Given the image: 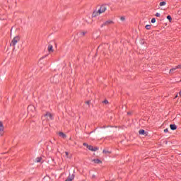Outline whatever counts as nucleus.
I'll return each mask as SVG.
<instances>
[{"label":"nucleus","instance_id":"1","mask_svg":"<svg viewBox=\"0 0 181 181\" xmlns=\"http://www.w3.org/2000/svg\"><path fill=\"white\" fill-rule=\"evenodd\" d=\"M107 11V6L105 5H103L100 6V9L98 11H94L93 13V16H98V15H101V13H104Z\"/></svg>","mask_w":181,"mask_h":181},{"label":"nucleus","instance_id":"2","mask_svg":"<svg viewBox=\"0 0 181 181\" xmlns=\"http://www.w3.org/2000/svg\"><path fill=\"white\" fill-rule=\"evenodd\" d=\"M42 118V122H45V121H52V119H53V115L49 112H47Z\"/></svg>","mask_w":181,"mask_h":181},{"label":"nucleus","instance_id":"3","mask_svg":"<svg viewBox=\"0 0 181 181\" xmlns=\"http://www.w3.org/2000/svg\"><path fill=\"white\" fill-rule=\"evenodd\" d=\"M19 40H21V37L19 36L14 37L10 44V46H13V47H15V46H16V44L18 43V42H19Z\"/></svg>","mask_w":181,"mask_h":181},{"label":"nucleus","instance_id":"4","mask_svg":"<svg viewBox=\"0 0 181 181\" xmlns=\"http://www.w3.org/2000/svg\"><path fill=\"white\" fill-rule=\"evenodd\" d=\"M114 24V21H111V20H108L107 21H105L102 25L101 28H103V26H108V25H112Z\"/></svg>","mask_w":181,"mask_h":181},{"label":"nucleus","instance_id":"5","mask_svg":"<svg viewBox=\"0 0 181 181\" xmlns=\"http://www.w3.org/2000/svg\"><path fill=\"white\" fill-rule=\"evenodd\" d=\"M87 148L88 149H89V151H92V152H95V151H98V148L93 147L92 146L90 145H87Z\"/></svg>","mask_w":181,"mask_h":181},{"label":"nucleus","instance_id":"6","mask_svg":"<svg viewBox=\"0 0 181 181\" xmlns=\"http://www.w3.org/2000/svg\"><path fill=\"white\" fill-rule=\"evenodd\" d=\"M4 134V124H2V122H0V135L2 136Z\"/></svg>","mask_w":181,"mask_h":181},{"label":"nucleus","instance_id":"7","mask_svg":"<svg viewBox=\"0 0 181 181\" xmlns=\"http://www.w3.org/2000/svg\"><path fill=\"white\" fill-rule=\"evenodd\" d=\"M139 135H144L145 136H146V135H148V133L146 132L145 130H144V129L139 130Z\"/></svg>","mask_w":181,"mask_h":181},{"label":"nucleus","instance_id":"8","mask_svg":"<svg viewBox=\"0 0 181 181\" xmlns=\"http://www.w3.org/2000/svg\"><path fill=\"white\" fill-rule=\"evenodd\" d=\"M177 69H180V65L176 66L173 69H170L169 73L172 74V73H173V71H175V70H177Z\"/></svg>","mask_w":181,"mask_h":181},{"label":"nucleus","instance_id":"9","mask_svg":"<svg viewBox=\"0 0 181 181\" xmlns=\"http://www.w3.org/2000/svg\"><path fill=\"white\" fill-rule=\"evenodd\" d=\"M47 49H48L49 53H53V52H54V50H53V45H49Z\"/></svg>","mask_w":181,"mask_h":181},{"label":"nucleus","instance_id":"10","mask_svg":"<svg viewBox=\"0 0 181 181\" xmlns=\"http://www.w3.org/2000/svg\"><path fill=\"white\" fill-rule=\"evenodd\" d=\"M28 111H32L33 112L35 111L36 108L33 105H30L28 107Z\"/></svg>","mask_w":181,"mask_h":181},{"label":"nucleus","instance_id":"11","mask_svg":"<svg viewBox=\"0 0 181 181\" xmlns=\"http://www.w3.org/2000/svg\"><path fill=\"white\" fill-rule=\"evenodd\" d=\"M170 128L172 129V131H175V129H177V127H176V124H170Z\"/></svg>","mask_w":181,"mask_h":181},{"label":"nucleus","instance_id":"12","mask_svg":"<svg viewBox=\"0 0 181 181\" xmlns=\"http://www.w3.org/2000/svg\"><path fill=\"white\" fill-rule=\"evenodd\" d=\"M92 162H94V163L98 164L103 163V161H101L100 159H93L92 160Z\"/></svg>","mask_w":181,"mask_h":181},{"label":"nucleus","instance_id":"13","mask_svg":"<svg viewBox=\"0 0 181 181\" xmlns=\"http://www.w3.org/2000/svg\"><path fill=\"white\" fill-rule=\"evenodd\" d=\"M59 136H61L62 138H66V134L63 132H59Z\"/></svg>","mask_w":181,"mask_h":181},{"label":"nucleus","instance_id":"14","mask_svg":"<svg viewBox=\"0 0 181 181\" xmlns=\"http://www.w3.org/2000/svg\"><path fill=\"white\" fill-rule=\"evenodd\" d=\"M166 5V1H161L159 4V6H165Z\"/></svg>","mask_w":181,"mask_h":181},{"label":"nucleus","instance_id":"15","mask_svg":"<svg viewBox=\"0 0 181 181\" xmlns=\"http://www.w3.org/2000/svg\"><path fill=\"white\" fill-rule=\"evenodd\" d=\"M35 162H37V163H39V162H42V158L41 157H38L35 159Z\"/></svg>","mask_w":181,"mask_h":181},{"label":"nucleus","instance_id":"16","mask_svg":"<svg viewBox=\"0 0 181 181\" xmlns=\"http://www.w3.org/2000/svg\"><path fill=\"white\" fill-rule=\"evenodd\" d=\"M65 156H66V158H68L69 159H70V158H71V156H69V152H65Z\"/></svg>","mask_w":181,"mask_h":181},{"label":"nucleus","instance_id":"17","mask_svg":"<svg viewBox=\"0 0 181 181\" xmlns=\"http://www.w3.org/2000/svg\"><path fill=\"white\" fill-rule=\"evenodd\" d=\"M103 153H105V154L111 153V151H107V150H103Z\"/></svg>","mask_w":181,"mask_h":181},{"label":"nucleus","instance_id":"18","mask_svg":"<svg viewBox=\"0 0 181 181\" xmlns=\"http://www.w3.org/2000/svg\"><path fill=\"white\" fill-rule=\"evenodd\" d=\"M146 29H147V30H149L151 29V25H146Z\"/></svg>","mask_w":181,"mask_h":181},{"label":"nucleus","instance_id":"19","mask_svg":"<svg viewBox=\"0 0 181 181\" xmlns=\"http://www.w3.org/2000/svg\"><path fill=\"white\" fill-rule=\"evenodd\" d=\"M156 22V18H153L151 19V23H155Z\"/></svg>","mask_w":181,"mask_h":181},{"label":"nucleus","instance_id":"20","mask_svg":"<svg viewBox=\"0 0 181 181\" xmlns=\"http://www.w3.org/2000/svg\"><path fill=\"white\" fill-rule=\"evenodd\" d=\"M90 103H91V101L90 100L85 102V104H87V105H90Z\"/></svg>","mask_w":181,"mask_h":181},{"label":"nucleus","instance_id":"21","mask_svg":"<svg viewBox=\"0 0 181 181\" xmlns=\"http://www.w3.org/2000/svg\"><path fill=\"white\" fill-rule=\"evenodd\" d=\"M167 19H168V21H172V17L170 16H168Z\"/></svg>","mask_w":181,"mask_h":181},{"label":"nucleus","instance_id":"22","mask_svg":"<svg viewBox=\"0 0 181 181\" xmlns=\"http://www.w3.org/2000/svg\"><path fill=\"white\" fill-rule=\"evenodd\" d=\"M120 20L122 21H125V17H124V16L121 17Z\"/></svg>","mask_w":181,"mask_h":181},{"label":"nucleus","instance_id":"23","mask_svg":"<svg viewBox=\"0 0 181 181\" xmlns=\"http://www.w3.org/2000/svg\"><path fill=\"white\" fill-rule=\"evenodd\" d=\"M86 32H84V31L81 32L82 36H84V35H86Z\"/></svg>","mask_w":181,"mask_h":181},{"label":"nucleus","instance_id":"24","mask_svg":"<svg viewBox=\"0 0 181 181\" xmlns=\"http://www.w3.org/2000/svg\"><path fill=\"white\" fill-rule=\"evenodd\" d=\"M105 104H108V101L107 100H105L103 102Z\"/></svg>","mask_w":181,"mask_h":181},{"label":"nucleus","instance_id":"25","mask_svg":"<svg viewBox=\"0 0 181 181\" xmlns=\"http://www.w3.org/2000/svg\"><path fill=\"white\" fill-rule=\"evenodd\" d=\"M168 131H169L168 129H164V132H165V133H166V132H168Z\"/></svg>","mask_w":181,"mask_h":181},{"label":"nucleus","instance_id":"26","mask_svg":"<svg viewBox=\"0 0 181 181\" xmlns=\"http://www.w3.org/2000/svg\"><path fill=\"white\" fill-rule=\"evenodd\" d=\"M87 145H88V144H86V143H83V146H86V147H87Z\"/></svg>","mask_w":181,"mask_h":181},{"label":"nucleus","instance_id":"27","mask_svg":"<svg viewBox=\"0 0 181 181\" xmlns=\"http://www.w3.org/2000/svg\"><path fill=\"white\" fill-rule=\"evenodd\" d=\"M156 16H159V13H157L156 14Z\"/></svg>","mask_w":181,"mask_h":181},{"label":"nucleus","instance_id":"28","mask_svg":"<svg viewBox=\"0 0 181 181\" xmlns=\"http://www.w3.org/2000/svg\"><path fill=\"white\" fill-rule=\"evenodd\" d=\"M179 66H180V69H181V64H180Z\"/></svg>","mask_w":181,"mask_h":181},{"label":"nucleus","instance_id":"29","mask_svg":"<svg viewBox=\"0 0 181 181\" xmlns=\"http://www.w3.org/2000/svg\"><path fill=\"white\" fill-rule=\"evenodd\" d=\"M128 114L129 115V114H131L130 112H128Z\"/></svg>","mask_w":181,"mask_h":181}]
</instances>
